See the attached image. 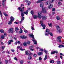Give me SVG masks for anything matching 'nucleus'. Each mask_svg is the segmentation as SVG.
<instances>
[{
  "instance_id": "f257e3e1",
  "label": "nucleus",
  "mask_w": 64,
  "mask_h": 64,
  "mask_svg": "<svg viewBox=\"0 0 64 64\" xmlns=\"http://www.w3.org/2000/svg\"><path fill=\"white\" fill-rule=\"evenodd\" d=\"M46 19V17L45 16L42 17V21H40V23L41 24V25L42 27H43L42 29H45V27L46 26L44 24H43V20H45Z\"/></svg>"
},
{
  "instance_id": "f03ea898",
  "label": "nucleus",
  "mask_w": 64,
  "mask_h": 64,
  "mask_svg": "<svg viewBox=\"0 0 64 64\" xmlns=\"http://www.w3.org/2000/svg\"><path fill=\"white\" fill-rule=\"evenodd\" d=\"M38 16H37L36 15H34L33 16V18L34 19H36L37 18V17L39 19H41V12H38Z\"/></svg>"
},
{
  "instance_id": "7ed1b4c3",
  "label": "nucleus",
  "mask_w": 64,
  "mask_h": 64,
  "mask_svg": "<svg viewBox=\"0 0 64 64\" xmlns=\"http://www.w3.org/2000/svg\"><path fill=\"white\" fill-rule=\"evenodd\" d=\"M29 36L30 37L32 38V41L34 42V44H37V42H36V40L34 38V35H33V34H30Z\"/></svg>"
},
{
  "instance_id": "20e7f679",
  "label": "nucleus",
  "mask_w": 64,
  "mask_h": 64,
  "mask_svg": "<svg viewBox=\"0 0 64 64\" xmlns=\"http://www.w3.org/2000/svg\"><path fill=\"white\" fill-rule=\"evenodd\" d=\"M22 12H21V16H22V18L21 19V21H23V20H24L25 18L24 16V13H23Z\"/></svg>"
},
{
  "instance_id": "39448f33",
  "label": "nucleus",
  "mask_w": 64,
  "mask_h": 64,
  "mask_svg": "<svg viewBox=\"0 0 64 64\" xmlns=\"http://www.w3.org/2000/svg\"><path fill=\"white\" fill-rule=\"evenodd\" d=\"M61 38H62V37H61V36H59L57 37V41L58 42H61Z\"/></svg>"
},
{
  "instance_id": "423d86ee",
  "label": "nucleus",
  "mask_w": 64,
  "mask_h": 64,
  "mask_svg": "<svg viewBox=\"0 0 64 64\" xmlns=\"http://www.w3.org/2000/svg\"><path fill=\"white\" fill-rule=\"evenodd\" d=\"M17 49H19L21 51H24V50H25L24 49H22V48L19 46H18L17 47Z\"/></svg>"
},
{
  "instance_id": "0eeeda50",
  "label": "nucleus",
  "mask_w": 64,
  "mask_h": 64,
  "mask_svg": "<svg viewBox=\"0 0 64 64\" xmlns=\"http://www.w3.org/2000/svg\"><path fill=\"white\" fill-rule=\"evenodd\" d=\"M10 32L11 33H13V29L12 28H10L9 31H8V33H9Z\"/></svg>"
},
{
  "instance_id": "6e6552de",
  "label": "nucleus",
  "mask_w": 64,
  "mask_h": 64,
  "mask_svg": "<svg viewBox=\"0 0 64 64\" xmlns=\"http://www.w3.org/2000/svg\"><path fill=\"white\" fill-rule=\"evenodd\" d=\"M42 13V12L44 13H46V10L45 9V8H42V12H40Z\"/></svg>"
},
{
  "instance_id": "1a4fd4ad",
  "label": "nucleus",
  "mask_w": 64,
  "mask_h": 64,
  "mask_svg": "<svg viewBox=\"0 0 64 64\" xmlns=\"http://www.w3.org/2000/svg\"><path fill=\"white\" fill-rule=\"evenodd\" d=\"M56 28L58 30V32H59L60 33H61L62 31L60 30V28L59 26H58L56 27Z\"/></svg>"
},
{
  "instance_id": "9d476101",
  "label": "nucleus",
  "mask_w": 64,
  "mask_h": 64,
  "mask_svg": "<svg viewBox=\"0 0 64 64\" xmlns=\"http://www.w3.org/2000/svg\"><path fill=\"white\" fill-rule=\"evenodd\" d=\"M25 1L26 2H27V4H28V5H30V4H31V2L30 1H28V0H25Z\"/></svg>"
},
{
  "instance_id": "9b49d317",
  "label": "nucleus",
  "mask_w": 64,
  "mask_h": 64,
  "mask_svg": "<svg viewBox=\"0 0 64 64\" xmlns=\"http://www.w3.org/2000/svg\"><path fill=\"white\" fill-rule=\"evenodd\" d=\"M55 53H56V54H57V53H58V52L56 51H52L51 52L50 54H55Z\"/></svg>"
},
{
  "instance_id": "f8f14e48",
  "label": "nucleus",
  "mask_w": 64,
  "mask_h": 64,
  "mask_svg": "<svg viewBox=\"0 0 64 64\" xmlns=\"http://www.w3.org/2000/svg\"><path fill=\"white\" fill-rule=\"evenodd\" d=\"M10 21H12V22H13V21L14 20L15 18L14 17H13L12 16L10 17Z\"/></svg>"
},
{
  "instance_id": "ddd939ff",
  "label": "nucleus",
  "mask_w": 64,
  "mask_h": 64,
  "mask_svg": "<svg viewBox=\"0 0 64 64\" xmlns=\"http://www.w3.org/2000/svg\"><path fill=\"white\" fill-rule=\"evenodd\" d=\"M17 10H18L19 11H20L21 12H23V10L22 9V8L21 7H18V8L17 9Z\"/></svg>"
},
{
  "instance_id": "4468645a",
  "label": "nucleus",
  "mask_w": 64,
  "mask_h": 64,
  "mask_svg": "<svg viewBox=\"0 0 64 64\" xmlns=\"http://www.w3.org/2000/svg\"><path fill=\"white\" fill-rule=\"evenodd\" d=\"M53 7V5H52V4H50L48 6V9H51Z\"/></svg>"
},
{
  "instance_id": "2eb2a0df",
  "label": "nucleus",
  "mask_w": 64,
  "mask_h": 64,
  "mask_svg": "<svg viewBox=\"0 0 64 64\" xmlns=\"http://www.w3.org/2000/svg\"><path fill=\"white\" fill-rule=\"evenodd\" d=\"M20 37L22 39H26V38H27V36H20Z\"/></svg>"
},
{
  "instance_id": "dca6fc26",
  "label": "nucleus",
  "mask_w": 64,
  "mask_h": 64,
  "mask_svg": "<svg viewBox=\"0 0 64 64\" xmlns=\"http://www.w3.org/2000/svg\"><path fill=\"white\" fill-rule=\"evenodd\" d=\"M50 4V2L49 1H48L46 2V5H49Z\"/></svg>"
},
{
  "instance_id": "f3484780",
  "label": "nucleus",
  "mask_w": 64,
  "mask_h": 64,
  "mask_svg": "<svg viewBox=\"0 0 64 64\" xmlns=\"http://www.w3.org/2000/svg\"><path fill=\"white\" fill-rule=\"evenodd\" d=\"M23 45L25 46H27V42H25L24 43Z\"/></svg>"
},
{
  "instance_id": "a211bd4d",
  "label": "nucleus",
  "mask_w": 64,
  "mask_h": 64,
  "mask_svg": "<svg viewBox=\"0 0 64 64\" xmlns=\"http://www.w3.org/2000/svg\"><path fill=\"white\" fill-rule=\"evenodd\" d=\"M49 34V33L46 32L45 33V34L46 36H48Z\"/></svg>"
},
{
  "instance_id": "6ab92c4d",
  "label": "nucleus",
  "mask_w": 64,
  "mask_h": 64,
  "mask_svg": "<svg viewBox=\"0 0 64 64\" xmlns=\"http://www.w3.org/2000/svg\"><path fill=\"white\" fill-rule=\"evenodd\" d=\"M28 13V10H27L26 12H24V14H25L26 15H27Z\"/></svg>"
},
{
  "instance_id": "aec40b11",
  "label": "nucleus",
  "mask_w": 64,
  "mask_h": 64,
  "mask_svg": "<svg viewBox=\"0 0 64 64\" xmlns=\"http://www.w3.org/2000/svg\"><path fill=\"white\" fill-rule=\"evenodd\" d=\"M38 54L39 55H42V54H43V52H38Z\"/></svg>"
},
{
  "instance_id": "412c9836",
  "label": "nucleus",
  "mask_w": 64,
  "mask_h": 64,
  "mask_svg": "<svg viewBox=\"0 0 64 64\" xmlns=\"http://www.w3.org/2000/svg\"><path fill=\"white\" fill-rule=\"evenodd\" d=\"M1 39H4L5 38V36L3 35H2L1 36Z\"/></svg>"
},
{
  "instance_id": "4be33fe9",
  "label": "nucleus",
  "mask_w": 64,
  "mask_h": 64,
  "mask_svg": "<svg viewBox=\"0 0 64 64\" xmlns=\"http://www.w3.org/2000/svg\"><path fill=\"white\" fill-rule=\"evenodd\" d=\"M40 7H43V3H41V4H40Z\"/></svg>"
},
{
  "instance_id": "5701e85b",
  "label": "nucleus",
  "mask_w": 64,
  "mask_h": 64,
  "mask_svg": "<svg viewBox=\"0 0 64 64\" xmlns=\"http://www.w3.org/2000/svg\"><path fill=\"white\" fill-rule=\"evenodd\" d=\"M15 29H16L15 31L16 32V33H17V32H18L17 31V30H19L18 28L16 27L15 28Z\"/></svg>"
},
{
  "instance_id": "b1692460",
  "label": "nucleus",
  "mask_w": 64,
  "mask_h": 64,
  "mask_svg": "<svg viewBox=\"0 0 64 64\" xmlns=\"http://www.w3.org/2000/svg\"><path fill=\"white\" fill-rule=\"evenodd\" d=\"M12 22L10 20L8 22V24L9 25H11V24H12Z\"/></svg>"
},
{
  "instance_id": "393cba45",
  "label": "nucleus",
  "mask_w": 64,
  "mask_h": 64,
  "mask_svg": "<svg viewBox=\"0 0 64 64\" xmlns=\"http://www.w3.org/2000/svg\"><path fill=\"white\" fill-rule=\"evenodd\" d=\"M48 24L49 27H52V24L51 23H50V24L48 23Z\"/></svg>"
},
{
  "instance_id": "a878e982",
  "label": "nucleus",
  "mask_w": 64,
  "mask_h": 64,
  "mask_svg": "<svg viewBox=\"0 0 64 64\" xmlns=\"http://www.w3.org/2000/svg\"><path fill=\"white\" fill-rule=\"evenodd\" d=\"M28 56L29 57H28V59L29 60H30V59H32V57L29 54L28 55Z\"/></svg>"
},
{
  "instance_id": "bb28decb",
  "label": "nucleus",
  "mask_w": 64,
  "mask_h": 64,
  "mask_svg": "<svg viewBox=\"0 0 64 64\" xmlns=\"http://www.w3.org/2000/svg\"><path fill=\"white\" fill-rule=\"evenodd\" d=\"M0 32L2 33H3L4 32V30L2 29H1L0 30Z\"/></svg>"
},
{
  "instance_id": "cd10ccee",
  "label": "nucleus",
  "mask_w": 64,
  "mask_h": 64,
  "mask_svg": "<svg viewBox=\"0 0 64 64\" xmlns=\"http://www.w3.org/2000/svg\"><path fill=\"white\" fill-rule=\"evenodd\" d=\"M49 34L51 36H53V34L52 32L49 33Z\"/></svg>"
},
{
  "instance_id": "c85d7f7f",
  "label": "nucleus",
  "mask_w": 64,
  "mask_h": 64,
  "mask_svg": "<svg viewBox=\"0 0 64 64\" xmlns=\"http://www.w3.org/2000/svg\"><path fill=\"white\" fill-rule=\"evenodd\" d=\"M2 4L3 6H4V5L5 4V2L2 0Z\"/></svg>"
},
{
  "instance_id": "c756f323",
  "label": "nucleus",
  "mask_w": 64,
  "mask_h": 64,
  "mask_svg": "<svg viewBox=\"0 0 64 64\" xmlns=\"http://www.w3.org/2000/svg\"><path fill=\"white\" fill-rule=\"evenodd\" d=\"M20 34L21 33H23V30H22L21 28H20Z\"/></svg>"
},
{
  "instance_id": "7c9ffc66",
  "label": "nucleus",
  "mask_w": 64,
  "mask_h": 64,
  "mask_svg": "<svg viewBox=\"0 0 64 64\" xmlns=\"http://www.w3.org/2000/svg\"><path fill=\"white\" fill-rule=\"evenodd\" d=\"M50 30L48 29H46V32H48V33H49Z\"/></svg>"
},
{
  "instance_id": "2f4dec72",
  "label": "nucleus",
  "mask_w": 64,
  "mask_h": 64,
  "mask_svg": "<svg viewBox=\"0 0 64 64\" xmlns=\"http://www.w3.org/2000/svg\"><path fill=\"white\" fill-rule=\"evenodd\" d=\"M56 19L58 20H59L60 19V17H59V16H58L56 17Z\"/></svg>"
},
{
  "instance_id": "473e14b6",
  "label": "nucleus",
  "mask_w": 64,
  "mask_h": 64,
  "mask_svg": "<svg viewBox=\"0 0 64 64\" xmlns=\"http://www.w3.org/2000/svg\"><path fill=\"white\" fill-rule=\"evenodd\" d=\"M44 52H45V53L46 54H48V51H46V50H45L44 51Z\"/></svg>"
},
{
  "instance_id": "72a5a7b5",
  "label": "nucleus",
  "mask_w": 64,
  "mask_h": 64,
  "mask_svg": "<svg viewBox=\"0 0 64 64\" xmlns=\"http://www.w3.org/2000/svg\"><path fill=\"white\" fill-rule=\"evenodd\" d=\"M50 63H53L54 62V61L53 60L50 61Z\"/></svg>"
},
{
  "instance_id": "f704fd0d",
  "label": "nucleus",
  "mask_w": 64,
  "mask_h": 64,
  "mask_svg": "<svg viewBox=\"0 0 64 64\" xmlns=\"http://www.w3.org/2000/svg\"><path fill=\"white\" fill-rule=\"evenodd\" d=\"M47 59V55H46L44 58V60H46Z\"/></svg>"
},
{
  "instance_id": "c9c22d12",
  "label": "nucleus",
  "mask_w": 64,
  "mask_h": 64,
  "mask_svg": "<svg viewBox=\"0 0 64 64\" xmlns=\"http://www.w3.org/2000/svg\"><path fill=\"white\" fill-rule=\"evenodd\" d=\"M30 13L32 15H33L34 14V12L33 10H31L30 12Z\"/></svg>"
},
{
  "instance_id": "e433bc0d",
  "label": "nucleus",
  "mask_w": 64,
  "mask_h": 64,
  "mask_svg": "<svg viewBox=\"0 0 64 64\" xmlns=\"http://www.w3.org/2000/svg\"><path fill=\"white\" fill-rule=\"evenodd\" d=\"M33 48V46L32 45L31 46L29 47V48L30 49H32Z\"/></svg>"
},
{
  "instance_id": "4c0bfd02",
  "label": "nucleus",
  "mask_w": 64,
  "mask_h": 64,
  "mask_svg": "<svg viewBox=\"0 0 64 64\" xmlns=\"http://www.w3.org/2000/svg\"><path fill=\"white\" fill-rule=\"evenodd\" d=\"M5 48V46H2V50H4V49Z\"/></svg>"
},
{
  "instance_id": "58836bf2",
  "label": "nucleus",
  "mask_w": 64,
  "mask_h": 64,
  "mask_svg": "<svg viewBox=\"0 0 64 64\" xmlns=\"http://www.w3.org/2000/svg\"><path fill=\"white\" fill-rule=\"evenodd\" d=\"M58 5H62V3L60 2H58Z\"/></svg>"
},
{
  "instance_id": "ea45409f",
  "label": "nucleus",
  "mask_w": 64,
  "mask_h": 64,
  "mask_svg": "<svg viewBox=\"0 0 64 64\" xmlns=\"http://www.w3.org/2000/svg\"><path fill=\"white\" fill-rule=\"evenodd\" d=\"M25 53L26 54L28 55L29 53H28V51H26L25 52Z\"/></svg>"
},
{
  "instance_id": "a19ab883",
  "label": "nucleus",
  "mask_w": 64,
  "mask_h": 64,
  "mask_svg": "<svg viewBox=\"0 0 64 64\" xmlns=\"http://www.w3.org/2000/svg\"><path fill=\"white\" fill-rule=\"evenodd\" d=\"M62 45H59L58 46L59 48H62Z\"/></svg>"
},
{
  "instance_id": "79ce46f5",
  "label": "nucleus",
  "mask_w": 64,
  "mask_h": 64,
  "mask_svg": "<svg viewBox=\"0 0 64 64\" xmlns=\"http://www.w3.org/2000/svg\"><path fill=\"white\" fill-rule=\"evenodd\" d=\"M0 14L1 17H2V12L1 10H0Z\"/></svg>"
},
{
  "instance_id": "37998d69",
  "label": "nucleus",
  "mask_w": 64,
  "mask_h": 64,
  "mask_svg": "<svg viewBox=\"0 0 64 64\" xmlns=\"http://www.w3.org/2000/svg\"><path fill=\"white\" fill-rule=\"evenodd\" d=\"M23 63V60H20V63L21 64H22Z\"/></svg>"
},
{
  "instance_id": "c03bdc74",
  "label": "nucleus",
  "mask_w": 64,
  "mask_h": 64,
  "mask_svg": "<svg viewBox=\"0 0 64 64\" xmlns=\"http://www.w3.org/2000/svg\"><path fill=\"white\" fill-rule=\"evenodd\" d=\"M58 64H61V63H60V62L59 61H58L56 62Z\"/></svg>"
},
{
  "instance_id": "a18cd8bd",
  "label": "nucleus",
  "mask_w": 64,
  "mask_h": 64,
  "mask_svg": "<svg viewBox=\"0 0 64 64\" xmlns=\"http://www.w3.org/2000/svg\"><path fill=\"white\" fill-rule=\"evenodd\" d=\"M16 42L18 43V44H21V42L19 41H17Z\"/></svg>"
},
{
  "instance_id": "49530a36",
  "label": "nucleus",
  "mask_w": 64,
  "mask_h": 64,
  "mask_svg": "<svg viewBox=\"0 0 64 64\" xmlns=\"http://www.w3.org/2000/svg\"><path fill=\"white\" fill-rule=\"evenodd\" d=\"M31 28L32 30H35L34 29V28H33V27H32V26H31Z\"/></svg>"
},
{
  "instance_id": "de8ad7c7",
  "label": "nucleus",
  "mask_w": 64,
  "mask_h": 64,
  "mask_svg": "<svg viewBox=\"0 0 64 64\" xmlns=\"http://www.w3.org/2000/svg\"><path fill=\"white\" fill-rule=\"evenodd\" d=\"M24 32H25V33H28V31H27V30H24Z\"/></svg>"
},
{
  "instance_id": "09e8293b",
  "label": "nucleus",
  "mask_w": 64,
  "mask_h": 64,
  "mask_svg": "<svg viewBox=\"0 0 64 64\" xmlns=\"http://www.w3.org/2000/svg\"><path fill=\"white\" fill-rule=\"evenodd\" d=\"M55 10V8H53L52 9V11H54Z\"/></svg>"
},
{
  "instance_id": "8fccbe9b",
  "label": "nucleus",
  "mask_w": 64,
  "mask_h": 64,
  "mask_svg": "<svg viewBox=\"0 0 64 64\" xmlns=\"http://www.w3.org/2000/svg\"><path fill=\"white\" fill-rule=\"evenodd\" d=\"M10 44H11V41L10 40L9 42H8V45H10Z\"/></svg>"
},
{
  "instance_id": "3c124183",
  "label": "nucleus",
  "mask_w": 64,
  "mask_h": 64,
  "mask_svg": "<svg viewBox=\"0 0 64 64\" xmlns=\"http://www.w3.org/2000/svg\"><path fill=\"white\" fill-rule=\"evenodd\" d=\"M27 44H30V42L29 41H28L27 42Z\"/></svg>"
},
{
  "instance_id": "603ef678",
  "label": "nucleus",
  "mask_w": 64,
  "mask_h": 64,
  "mask_svg": "<svg viewBox=\"0 0 64 64\" xmlns=\"http://www.w3.org/2000/svg\"><path fill=\"white\" fill-rule=\"evenodd\" d=\"M33 56L34 57H36L37 56V54H34V55Z\"/></svg>"
},
{
  "instance_id": "864d4df0",
  "label": "nucleus",
  "mask_w": 64,
  "mask_h": 64,
  "mask_svg": "<svg viewBox=\"0 0 64 64\" xmlns=\"http://www.w3.org/2000/svg\"><path fill=\"white\" fill-rule=\"evenodd\" d=\"M6 63L7 64L8 62V60H6Z\"/></svg>"
},
{
  "instance_id": "5fc2aeb1",
  "label": "nucleus",
  "mask_w": 64,
  "mask_h": 64,
  "mask_svg": "<svg viewBox=\"0 0 64 64\" xmlns=\"http://www.w3.org/2000/svg\"><path fill=\"white\" fill-rule=\"evenodd\" d=\"M14 60H16V61H17V58L16 57H15L14 58Z\"/></svg>"
},
{
  "instance_id": "6e6d98bb",
  "label": "nucleus",
  "mask_w": 64,
  "mask_h": 64,
  "mask_svg": "<svg viewBox=\"0 0 64 64\" xmlns=\"http://www.w3.org/2000/svg\"><path fill=\"white\" fill-rule=\"evenodd\" d=\"M40 51H41L42 52V51H43V50H43V49L42 48V49H40Z\"/></svg>"
},
{
  "instance_id": "4d7b16f0",
  "label": "nucleus",
  "mask_w": 64,
  "mask_h": 64,
  "mask_svg": "<svg viewBox=\"0 0 64 64\" xmlns=\"http://www.w3.org/2000/svg\"><path fill=\"white\" fill-rule=\"evenodd\" d=\"M39 60H42V58L41 57H40L39 58Z\"/></svg>"
},
{
  "instance_id": "13d9d810",
  "label": "nucleus",
  "mask_w": 64,
  "mask_h": 64,
  "mask_svg": "<svg viewBox=\"0 0 64 64\" xmlns=\"http://www.w3.org/2000/svg\"><path fill=\"white\" fill-rule=\"evenodd\" d=\"M5 16H8V14H6V13L4 14V15Z\"/></svg>"
},
{
  "instance_id": "bf43d9fd",
  "label": "nucleus",
  "mask_w": 64,
  "mask_h": 64,
  "mask_svg": "<svg viewBox=\"0 0 64 64\" xmlns=\"http://www.w3.org/2000/svg\"><path fill=\"white\" fill-rule=\"evenodd\" d=\"M60 55H61L62 56L63 55V54L62 53H60Z\"/></svg>"
},
{
  "instance_id": "052dcab7",
  "label": "nucleus",
  "mask_w": 64,
  "mask_h": 64,
  "mask_svg": "<svg viewBox=\"0 0 64 64\" xmlns=\"http://www.w3.org/2000/svg\"><path fill=\"white\" fill-rule=\"evenodd\" d=\"M30 55H30H33V53H30V54H28V55Z\"/></svg>"
},
{
  "instance_id": "680f3d73",
  "label": "nucleus",
  "mask_w": 64,
  "mask_h": 64,
  "mask_svg": "<svg viewBox=\"0 0 64 64\" xmlns=\"http://www.w3.org/2000/svg\"><path fill=\"white\" fill-rule=\"evenodd\" d=\"M10 40V42H13V40Z\"/></svg>"
},
{
  "instance_id": "e2e57ef3",
  "label": "nucleus",
  "mask_w": 64,
  "mask_h": 64,
  "mask_svg": "<svg viewBox=\"0 0 64 64\" xmlns=\"http://www.w3.org/2000/svg\"><path fill=\"white\" fill-rule=\"evenodd\" d=\"M24 7H23L22 8V10H23V11H24Z\"/></svg>"
},
{
  "instance_id": "0e129e2a",
  "label": "nucleus",
  "mask_w": 64,
  "mask_h": 64,
  "mask_svg": "<svg viewBox=\"0 0 64 64\" xmlns=\"http://www.w3.org/2000/svg\"><path fill=\"white\" fill-rule=\"evenodd\" d=\"M13 38H14V39H15V40H16V38H15L14 37H13Z\"/></svg>"
},
{
  "instance_id": "69168bd1",
  "label": "nucleus",
  "mask_w": 64,
  "mask_h": 64,
  "mask_svg": "<svg viewBox=\"0 0 64 64\" xmlns=\"http://www.w3.org/2000/svg\"><path fill=\"white\" fill-rule=\"evenodd\" d=\"M21 7H22V6H24V5L23 4H22L20 6Z\"/></svg>"
},
{
  "instance_id": "338daca9",
  "label": "nucleus",
  "mask_w": 64,
  "mask_h": 64,
  "mask_svg": "<svg viewBox=\"0 0 64 64\" xmlns=\"http://www.w3.org/2000/svg\"><path fill=\"white\" fill-rule=\"evenodd\" d=\"M2 52L3 53H5V51H2Z\"/></svg>"
},
{
  "instance_id": "774afa93",
  "label": "nucleus",
  "mask_w": 64,
  "mask_h": 64,
  "mask_svg": "<svg viewBox=\"0 0 64 64\" xmlns=\"http://www.w3.org/2000/svg\"><path fill=\"white\" fill-rule=\"evenodd\" d=\"M30 61H28V63H30Z\"/></svg>"
}]
</instances>
